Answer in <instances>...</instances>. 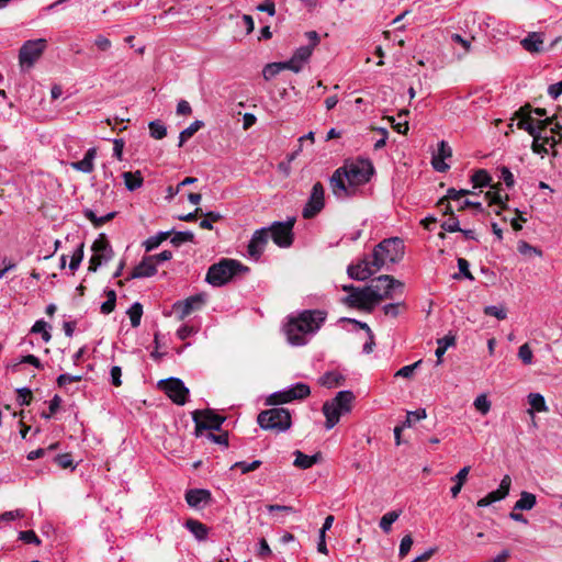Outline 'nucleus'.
Returning <instances> with one entry per match:
<instances>
[{
	"label": "nucleus",
	"instance_id": "1",
	"mask_svg": "<svg viewBox=\"0 0 562 562\" xmlns=\"http://www.w3.org/2000/svg\"><path fill=\"white\" fill-rule=\"evenodd\" d=\"M327 318L323 310H304L286 317L283 331L291 346L301 347L321 329Z\"/></svg>",
	"mask_w": 562,
	"mask_h": 562
},
{
	"label": "nucleus",
	"instance_id": "2",
	"mask_svg": "<svg viewBox=\"0 0 562 562\" xmlns=\"http://www.w3.org/2000/svg\"><path fill=\"white\" fill-rule=\"evenodd\" d=\"M373 175V166L369 160H358L335 170L330 178V187L337 199H346L356 194L359 186L369 182Z\"/></svg>",
	"mask_w": 562,
	"mask_h": 562
},
{
	"label": "nucleus",
	"instance_id": "3",
	"mask_svg": "<svg viewBox=\"0 0 562 562\" xmlns=\"http://www.w3.org/2000/svg\"><path fill=\"white\" fill-rule=\"evenodd\" d=\"M405 254L404 241L398 237L383 239L373 248L372 266L375 270L398 263Z\"/></svg>",
	"mask_w": 562,
	"mask_h": 562
},
{
	"label": "nucleus",
	"instance_id": "4",
	"mask_svg": "<svg viewBox=\"0 0 562 562\" xmlns=\"http://www.w3.org/2000/svg\"><path fill=\"white\" fill-rule=\"evenodd\" d=\"M353 401V393L345 390L339 391L333 400L324 403L322 411L326 417L325 427L327 430L334 428L341 416L351 412Z\"/></svg>",
	"mask_w": 562,
	"mask_h": 562
},
{
	"label": "nucleus",
	"instance_id": "5",
	"mask_svg": "<svg viewBox=\"0 0 562 562\" xmlns=\"http://www.w3.org/2000/svg\"><path fill=\"white\" fill-rule=\"evenodd\" d=\"M246 271H248V268L243 266L238 260L222 259L220 262L209 268L205 281L213 286H222L228 283L238 273Z\"/></svg>",
	"mask_w": 562,
	"mask_h": 562
},
{
	"label": "nucleus",
	"instance_id": "6",
	"mask_svg": "<svg viewBox=\"0 0 562 562\" xmlns=\"http://www.w3.org/2000/svg\"><path fill=\"white\" fill-rule=\"evenodd\" d=\"M257 422L265 430H274L276 432L286 431L291 427V414L286 408H270L261 412Z\"/></svg>",
	"mask_w": 562,
	"mask_h": 562
},
{
	"label": "nucleus",
	"instance_id": "7",
	"mask_svg": "<svg viewBox=\"0 0 562 562\" xmlns=\"http://www.w3.org/2000/svg\"><path fill=\"white\" fill-rule=\"evenodd\" d=\"M376 286L374 290L376 291V295L381 296L376 300V303L383 300H392L395 296L396 291L400 294L403 293L404 283L400 280H396L394 277L389 274H382L378 278L371 280L368 286Z\"/></svg>",
	"mask_w": 562,
	"mask_h": 562
},
{
	"label": "nucleus",
	"instance_id": "8",
	"mask_svg": "<svg viewBox=\"0 0 562 562\" xmlns=\"http://www.w3.org/2000/svg\"><path fill=\"white\" fill-rule=\"evenodd\" d=\"M294 218H289L285 222H274L269 227V238L281 248L290 247L293 243V226Z\"/></svg>",
	"mask_w": 562,
	"mask_h": 562
},
{
	"label": "nucleus",
	"instance_id": "9",
	"mask_svg": "<svg viewBox=\"0 0 562 562\" xmlns=\"http://www.w3.org/2000/svg\"><path fill=\"white\" fill-rule=\"evenodd\" d=\"M47 46L45 38L26 41L19 53V61L22 67L31 68L34 63L42 56Z\"/></svg>",
	"mask_w": 562,
	"mask_h": 562
},
{
	"label": "nucleus",
	"instance_id": "10",
	"mask_svg": "<svg viewBox=\"0 0 562 562\" xmlns=\"http://www.w3.org/2000/svg\"><path fill=\"white\" fill-rule=\"evenodd\" d=\"M91 248L93 255L90 259L89 270L94 272L101 265L109 262L114 252L104 234L99 235Z\"/></svg>",
	"mask_w": 562,
	"mask_h": 562
},
{
	"label": "nucleus",
	"instance_id": "11",
	"mask_svg": "<svg viewBox=\"0 0 562 562\" xmlns=\"http://www.w3.org/2000/svg\"><path fill=\"white\" fill-rule=\"evenodd\" d=\"M159 387L176 404L184 405L189 395V389L178 378H168L158 382Z\"/></svg>",
	"mask_w": 562,
	"mask_h": 562
},
{
	"label": "nucleus",
	"instance_id": "12",
	"mask_svg": "<svg viewBox=\"0 0 562 562\" xmlns=\"http://www.w3.org/2000/svg\"><path fill=\"white\" fill-rule=\"evenodd\" d=\"M192 417L195 424L196 436H200L202 430H221V426L225 420V417L210 409L195 411Z\"/></svg>",
	"mask_w": 562,
	"mask_h": 562
},
{
	"label": "nucleus",
	"instance_id": "13",
	"mask_svg": "<svg viewBox=\"0 0 562 562\" xmlns=\"http://www.w3.org/2000/svg\"><path fill=\"white\" fill-rule=\"evenodd\" d=\"M325 206V190L321 182H316L311 190L310 198L303 207L304 218L315 217Z\"/></svg>",
	"mask_w": 562,
	"mask_h": 562
},
{
	"label": "nucleus",
	"instance_id": "14",
	"mask_svg": "<svg viewBox=\"0 0 562 562\" xmlns=\"http://www.w3.org/2000/svg\"><path fill=\"white\" fill-rule=\"evenodd\" d=\"M374 286H364L362 289H357L352 293H350L347 297H345V302L351 306H357L360 308H371L376 304V300L381 296L376 295V291Z\"/></svg>",
	"mask_w": 562,
	"mask_h": 562
},
{
	"label": "nucleus",
	"instance_id": "15",
	"mask_svg": "<svg viewBox=\"0 0 562 562\" xmlns=\"http://www.w3.org/2000/svg\"><path fill=\"white\" fill-rule=\"evenodd\" d=\"M206 303V294L199 293L187 297L183 301H177L172 308L177 313L180 321L188 317L195 311H200Z\"/></svg>",
	"mask_w": 562,
	"mask_h": 562
},
{
	"label": "nucleus",
	"instance_id": "16",
	"mask_svg": "<svg viewBox=\"0 0 562 562\" xmlns=\"http://www.w3.org/2000/svg\"><path fill=\"white\" fill-rule=\"evenodd\" d=\"M269 240V229L266 227H262L260 229L255 231L252 234L249 244L247 246V254L248 256L258 261L261 257V255L265 251V248Z\"/></svg>",
	"mask_w": 562,
	"mask_h": 562
},
{
	"label": "nucleus",
	"instance_id": "17",
	"mask_svg": "<svg viewBox=\"0 0 562 562\" xmlns=\"http://www.w3.org/2000/svg\"><path fill=\"white\" fill-rule=\"evenodd\" d=\"M376 271L372 266V258L369 259L368 257L362 258L357 263L349 265L347 269L349 278L358 281L369 279Z\"/></svg>",
	"mask_w": 562,
	"mask_h": 562
},
{
	"label": "nucleus",
	"instance_id": "18",
	"mask_svg": "<svg viewBox=\"0 0 562 562\" xmlns=\"http://www.w3.org/2000/svg\"><path fill=\"white\" fill-rule=\"evenodd\" d=\"M157 273V268L155 265V257L146 256L143 260L133 269L131 274L127 277V280L131 279H139V278H149Z\"/></svg>",
	"mask_w": 562,
	"mask_h": 562
},
{
	"label": "nucleus",
	"instance_id": "19",
	"mask_svg": "<svg viewBox=\"0 0 562 562\" xmlns=\"http://www.w3.org/2000/svg\"><path fill=\"white\" fill-rule=\"evenodd\" d=\"M531 109L529 105L520 108L515 115L519 119L517 127L526 131L530 136L540 134L539 128L536 127V123L531 117Z\"/></svg>",
	"mask_w": 562,
	"mask_h": 562
},
{
	"label": "nucleus",
	"instance_id": "20",
	"mask_svg": "<svg viewBox=\"0 0 562 562\" xmlns=\"http://www.w3.org/2000/svg\"><path fill=\"white\" fill-rule=\"evenodd\" d=\"M211 501V493L207 490L196 488L189 490L186 493V502L190 507L201 508Z\"/></svg>",
	"mask_w": 562,
	"mask_h": 562
},
{
	"label": "nucleus",
	"instance_id": "21",
	"mask_svg": "<svg viewBox=\"0 0 562 562\" xmlns=\"http://www.w3.org/2000/svg\"><path fill=\"white\" fill-rule=\"evenodd\" d=\"M97 157V149L94 147L89 148L85 157L79 161H74L70 164V167L77 171L83 173H90L94 169V159Z\"/></svg>",
	"mask_w": 562,
	"mask_h": 562
},
{
	"label": "nucleus",
	"instance_id": "22",
	"mask_svg": "<svg viewBox=\"0 0 562 562\" xmlns=\"http://www.w3.org/2000/svg\"><path fill=\"white\" fill-rule=\"evenodd\" d=\"M510 484H512L510 476L505 475L502 479L498 488L496 491H493L487 494L488 498L491 499L490 502L495 503V502L504 499L509 493Z\"/></svg>",
	"mask_w": 562,
	"mask_h": 562
},
{
	"label": "nucleus",
	"instance_id": "23",
	"mask_svg": "<svg viewBox=\"0 0 562 562\" xmlns=\"http://www.w3.org/2000/svg\"><path fill=\"white\" fill-rule=\"evenodd\" d=\"M294 456H295V459H294L293 464L296 468H300L303 470L310 469L311 467H313L315 463H317L318 459L321 458L319 453H315L313 456H307L300 450H296L294 452Z\"/></svg>",
	"mask_w": 562,
	"mask_h": 562
},
{
	"label": "nucleus",
	"instance_id": "24",
	"mask_svg": "<svg viewBox=\"0 0 562 562\" xmlns=\"http://www.w3.org/2000/svg\"><path fill=\"white\" fill-rule=\"evenodd\" d=\"M443 214L449 215V217L441 223V228L449 233H456L461 231L460 222L456 217L453 210L450 204H446V209H442Z\"/></svg>",
	"mask_w": 562,
	"mask_h": 562
},
{
	"label": "nucleus",
	"instance_id": "25",
	"mask_svg": "<svg viewBox=\"0 0 562 562\" xmlns=\"http://www.w3.org/2000/svg\"><path fill=\"white\" fill-rule=\"evenodd\" d=\"M186 528L194 535V537L199 540H205L209 533L207 527L195 519H188L184 524Z\"/></svg>",
	"mask_w": 562,
	"mask_h": 562
},
{
	"label": "nucleus",
	"instance_id": "26",
	"mask_svg": "<svg viewBox=\"0 0 562 562\" xmlns=\"http://www.w3.org/2000/svg\"><path fill=\"white\" fill-rule=\"evenodd\" d=\"M543 43L542 36L539 33H530L521 42V46L530 53L540 52Z\"/></svg>",
	"mask_w": 562,
	"mask_h": 562
},
{
	"label": "nucleus",
	"instance_id": "27",
	"mask_svg": "<svg viewBox=\"0 0 562 562\" xmlns=\"http://www.w3.org/2000/svg\"><path fill=\"white\" fill-rule=\"evenodd\" d=\"M537 504L536 495L529 492H521L519 499L514 505V510H530Z\"/></svg>",
	"mask_w": 562,
	"mask_h": 562
},
{
	"label": "nucleus",
	"instance_id": "28",
	"mask_svg": "<svg viewBox=\"0 0 562 562\" xmlns=\"http://www.w3.org/2000/svg\"><path fill=\"white\" fill-rule=\"evenodd\" d=\"M470 472V467H463L451 480L454 482V485L451 487L450 493L453 498H456L462 490L463 484L465 483L468 475Z\"/></svg>",
	"mask_w": 562,
	"mask_h": 562
},
{
	"label": "nucleus",
	"instance_id": "29",
	"mask_svg": "<svg viewBox=\"0 0 562 562\" xmlns=\"http://www.w3.org/2000/svg\"><path fill=\"white\" fill-rule=\"evenodd\" d=\"M289 396L292 401L303 400L311 394V389L307 384L299 382L286 389Z\"/></svg>",
	"mask_w": 562,
	"mask_h": 562
},
{
	"label": "nucleus",
	"instance_id": "30",
	"mask_svg": "<svg viewBox=\"0 0 562 562\" xmlns=\"http://www.w3.org/2000/svg\"><path fill=\"white\" fill-rule=\"evenodd\" d=\"M470 193L469 190H456L454 188H450L447 190V194L438 201V206L446 209V204H449V201H460L461 198Z\"/></svg>",
	"mask_w": 562,
	"mask_h": 562
},
{
	"label": "nucleus",
	"instance_id": "31",
	"mask_svg": "<svg viewBox=\"0 0 562 562\" xmlns=\"http://www.w3.org/2000/svg\"><path fill=\"white\" fill-rule=\"evenodd\" d=\"M204 126V122L195 120L187 128L180 132L178 147H182L184 143L191 138L200 128Z\"/></svg>",
	"mask_w": 562,
	"mask_h": 562
},
{
	"label": "nucleus",
	"instance_id": "32",
	"mask_svg": "<svg viewBox=\"0 0 562 562\" xmlns=\"http://www.w3.org/2000/svg\"><path fill=\"white\" fill-rule=\"evenodd\" d=\"M528 403L531 407L528 411V413L530 415L533 414V411L539 412V413L548 411V406L546 404L544 397L540 393H530L528 395Z\"/></svg>",
	"mask_w": 562,
	"mask_h": 562
},
{
	"label": "nucleus",
	"instance_id": "33",
	"mask_svg": "<svg viewBox=\"0 0 562 562\" xmlns=\"http://www.w3.org/2000/svg\"><path fill=\"white\" fill-rule=\"evenodd\" d=\"M454 342H456V338L452 335H446L445 337L439 338L437 340V345L438 346H437V349L435 351V355L437 357V364L441 363L442 356L445 355V352L447 351V349L450 346L454 345Z\"/></svg>",
	"mask_w": 562,
	"mask_h": 562
},
{
	"label": "nucleus",
	"instance_id": "34",
	"mask_svg": "<svg viewBox=\"0 0 562 562\" xmlns=\"http://www.w3.org/2000/svg\"><path fill=\"white\" fill-rule=\"evenodd\" d=\"M83 215L86 218H88L94 225V227H101L106 222L113 220L116 215V212H110V213L105 214L104 216L99 217L95 215V213L92 210L85 209Z\"/></svg>",
	"mask_w": 562,
	"mask_h": 562
},
{
	"label": "nucleus",
	"instance_id": "35",
	"mask_svg": "<svg viewBox=\"0 0 562 562\" xmlns=\"http://www.w3.org/2000/svg\"><path fill=\"white\" fill-rule=\"evenodd\" d=\"M344 381V378L340 373L330 371L326 372L323 376L319 379V383L323 386H326L328 389L336 387L340 385Z\"/></svg>",
	"mask_w": 562,
	"mask_h": 562
},
{
	"label": "nucleus",
	"instance_id": "36",
	"mask_svg": "<svg viewBox=\"0 0 562 562\" xmlns=\"http://www.w3.org/2000/svg\"><path fill=\"white\" fill-rule=\"evenodd\" d=\"M123 178H124L125 187L130 191H134V190L140 188L143 184V177L140 176V173L138 171L135 173H133L131 171H126L123 173Z\"/></svg>",
	"mask_w": 562,
	"mask_h": 562
},
{
	"label": "nucleus",
	"instance_id": "37",
	"mask_svg": "<svg viewBox=\"0 0 562 562\" xmlns=\"http://www.w3.org/2000/svg\"><path fill=\"white\" fill-rule=\"evenodd\" d=\"M471 182L474 188L491 186L492 177L485 169H479L471 177Z\"/></svg>",
	"mask_w": 562,
	"mask_h": 562
},
{
	"label": "nucleus",
	"instance_id": "38",
	"mask_svg": "<svg viewBox=\"0 0 562 562\" xmlns=\"http://www.w3.org/2000/svg\"><path fill=\"white\" fill-rule=\"evenodd\" d=\"M400 515H401V512H397V510L387 512L380 519V524H379L380 528L385 533H389L392 529V525L398 519Z\"/></svg>",
	"mask_w": 562,
	"mask_h": 562
},
{
	"label": "nucleus",
	"instance_id": "39",
	"mask_svg": "<svg viewBox=\"0 0 562 562\" xmlns=\"http://www.w3.org/2000/svg\"><path fill=\"white\" fill-rule=\"evenodd\" d=\"M170 235V232H159L155 236H150L144 241V247L146 251H151L157 248L164 240H166Z\"/></svg>",
	"mask_w": 562,
	"mask_h": 562
},
{
	"label": "nucleus",
	"instance_id": "40",
	"mask_svg": "<svg viewBox=\"0 0 562 562\" xmlns=\"http://www.w3.org/2000/svg\"><path fill=\"white\" fill-rule=\"evenodd\" d=\"M127 315L131 321L132 327L136 328L140 325V319L143 315V306L140 303L135 302L128 310Z\"/></svg>",
	"mask_w": 562,
	"mask_h": 562
},
{
	"label": "nucleus",
	"instance_id": "41",
	"mask_svg": "<svg viewBox=\"0 0 562 562\" xmlns=\"http://www.w3.org/2000/svg\"><path fill=\"white\" fill-rule=\"evenodd\" d=\"M148 127L150 136L155 139H162L167 135V127L159 120L149 122Z\"/></svg>",
	"mask_w": 562,
	"mask_h": 562
},
{
	"label": "nucleus",
	"instance_id": "42",
	"mask_svg": "<svg viewBox=\"0 0 562 562\" xmlns=\"http://www.w3.org/2000/svg\"><path fill=\"white\" fill-rule=\"evenodd\" d=\"M261 463L260 460H254L252 462L238 461L231 467V470L239 469L243 474H246L257 470Z\"/></svg>",
	"mask_w": 562,
	"mask_h": 562
},
{
	"label": "nucleus",
	"instance_id": "43",
	"mask_svg": "<svg viewBox=\"0 0 562 562\" xmlns=\"http://www.w3.org/2000/svg\"><path fill=\"white\" fill-rule=\"evenodd\" d=\"M290 402H292V400L289 396L286 389L272 393L267 400V403L270 405H279Z\"/></svg>",
	"mask_w": 562,
	"mask_h": 562
},
{
	"label": "nucleus",
	"instance_id": "44",
	"mask_svg": "<svg viewBox=\"0 0 562 562\" xmlns=\"http://www.w3.org/2000/svg\"><path fill=\"white\" fill-rule=\"evenodd\" d=\"M282 70H284L282 61L271 63V64L266 65V67L263 68L262 75L266 80H270Z\"/></svg>",
	"mask_w": 562,
	"mask_h": 562
},
{
	"label": "nucleus",
	"instance_id": "45",
	"mask_svg": "<svg viewBox=\"0 0 562 562\" xmlns=\"http://www.w3.org/2000/svg\"><path fill=\"white\" fill-rule=\"evenodd\" d=\"M193 239H194V234L190 231L177 232L173 234V236L171 238V243L176 247H179L184 243L193 241Z\"/></svg>",
	"mask_w": 562,
	"mask_h": 562
},
{
	"label": "nucleus",
	"instance_id": "46",
	"mask_svg": "<svg viewBox=\"0 0 562 562\" xmlns=\"http://www.w3.org/2000/svg\"><path fill=\"white\" fill-rule=\"evenodd\" d=\"M32 333L42 334V338L45 342H48L52 338L50 333L48 331V325L43 319L36 321L32 327Z\"/></svg>",
	"mask_w": 562,
	"mask_h": 562
},
{
	"label": "nucleus",
	"instance_id": "47",
	"mask_svg": "<svg viewBox=\"0 0 562 562\" xmlns=\"http://www.w3.org/2000/svg\"><path fill=\"white\" fill-rule=\"evenodd\" d=\"M476 411L481 414L486 415L491 409V402L487 400L485 394L479 395L473 403Z\"/></svg>",
	"mask_w": 562,
	"mask_h": 562
},
{
	"label": "nucleus",
	"instance_id": "48",
	"mask_svg": "<svg viewBox=\"0 0 562 562\" xmlns=\"http://www.w3.org/2000/svg\"><path fill=\"white\" fill-rule=\"evenodd\" d=\"M517 249L524 256H532V255H536L539 257L542 256V251L540 249L531 246L530 244H528L527 241H524V240H520L518 243Z\"/></svg>",
	"mask_w": 562,
	"mask_h": 562
},
{
	"label": "nucleus",
	"instance_id": "49",
	"mask_svg": "<svg viewBox=\"0 0 562 562\" xmlns=\"http://www.w3.org/2000/svg\"><path fill=\"white\" fill-rule=\"evenodd\" d=\"M83 259V243H81L77 249L72 252L69 269L76 271Z\"/></svg>",
	"mask_w": 562,
	"mask_h": 562
},
{
	"label": "nucleus",
	"instance_id": "50",
	"mask_svg": "<svg viewBox=\"0 0 562 562\" xmlns=\"http://www.w3.org/2000/svg\"><path fill=\"white\" fill-rule=\"evenodd\" d=\"M484 314L488 316L496 317L499 321H503L507 317V312L503 306L488 305L484 308Z\"/></svg>",
	"mask_w": 562,
	"mask_h": 562
},
{
	"label": "nucleus",
	"instance_id": "51",
	"mask_svg": "<svg viewBox=\"0 0 562 562\" xmlns=\"http://www.w3.org/2000/svg\"><path fill=\"white\" fill-rule=\"evenodd\" d=\"M518 358L524 364H531L533 360V353L528 344H524L518 349Z\"/></svg>",
	"mask_w": 562,
	"mask_h": 562
},
{
	"label": "nucleus",
	"instance_id": "52",
	"mask_svg": "<svg viewBox=\"0 0 562 562\" xmlns=\"http://www.w3.org/2000/svg\"><path fill=\"white\" fill-rule=\"evenodd\" d=\"M427 414L425 409H416L413 412H408L406 416V420L404 422V426L411 427L413 423L417 420H422L426 418Z\"/></svg>",
	"mask_w": 562,
	"mask_h": 562
},
{
	"label": "nucleus",
	"instance_id": "53",
	"mask_svg": "<svg viewBox=\"0 0 562 562\" xmlns=\"http://www.w3.org/2000/svg\"><path fill=\"white\" fill-rule=\"evenodd\" d=\"M499 178L505 182L507 188H512L515 184V178L508 167L502 166L498 168Z\"/></svg>",
	"mask_w": 562,
	"mask_h": 562
},
{
	"label": "nucleus",
	"instance_id": "54",
	"mask_svg": "<svg viewBox=\"0 0 562 562\" xmlns=\"http://www.w3.org/2000/svg\"><path fill=\"white\" fill-rule=\"evenodd\" d=\"M312 47L311 46H301L299 47L295 53L293 54L294 57H296L297 60L303 63L304 65L307 63L312 55Z\"/></svg>",
	"mask_w": 562,
	"mask_h": 562
},
{
	"label": "nucleus",
	"instance_id": "55",
	"mask_svg": "<svg viewBox=\"0 0 562 562\" xmlns=\"http://www.w3.org/2000/svg\"><path fill=\"white\" fill-rule=\"evenodd\" d=\"M16 393H18V396H16V402L20 404V405H29L31 400H32V392L30 389L27 387H21V389H18L16 390Z\"/></svg>",
	"mask_w": 562,
	"mask_h": 562
},
{
	"label": "nucleus",
	"instance_id": "56",
	"mask_svg": "<svg viewBox=\"0 0 562 562\" xmlns=\"http://www.w3.org/2000/svg\"><path fill=\"white\" fill-rule=\"evenodd\" d=\"M82 380V375H72L69 373H63L57 378V384L59 387H65L67 384L72 382H79Z\"/></svg>",
	"mask_w": 562,
	"mask_h": 562
},
{
	"label": "nucleus",
	"instance_id": "57",
	"mask_svg": "<svg viewBox=\"0 0 562 562\" xmlns=\"http://www.w3.org/2000/svg\"><path fill=\"white\" fill-rule=\"evenodd\" d=\"M60 403H61V398L60 396L58 395H55L50 401H49V411L46 413V412H43L42 413V417L45 418V419H49L59 408L60 406Z\"/></svg>",
	"mask_w": 562,
	"mask_h": 562
},
{
	"label": "nucleus",
	"instance_id": "58",
	"mask_svg": "<svg viewBox=\"0 0 562 562\" xmlns=\"http://www.w3.org/2000/svg\"><path fill=\"white\" fill-rule=\"evenodd\" d=\"M19 539L25 543H33L36 546H38L41 543L40 538L36 536V533L33 530L21 531L19 533Z\"/></svg>",
	"mask_w": 562,
	"mask_h": 562
},
{
	"label": "nucleus",
	"instance_id": "59",
	"mask_svg": "<svg viewBox=\"0 0 562 562\" xmlns=\"http://www.w3.org/2000/svg\"><path fill=\"white\" fill-rule=\"evenodd\" d=\"M55 462L61 468V469H67V468H71L74 469V461H72V457L71 454L69 453H63V454H58L55 457Z\"/></svg>",
	"mask_w": 562,
	"mask_h": 562
},
{
	"label": "nucleus",
	"instance_id": "60",
	"mask_svg": "<svg viewBox=\"0 0 562 562\" xmlns=\"http://www.w3.org/2000/svg\"><path fill=\"white\" fill-rule=\"evenodd\" d=\"M412 546H413V538H412V536L411 535L404 536L402 538V540H401V543H400L398 555L401 558L405 557L409 552Z\"/></svg>",
	"mask_w": 562,
	"mask_h": 562
},
{
	"label": "nucleus",
	"instance_id": "61",
	"mask_svg": "<svg viewBox=\"0 0 562 562\" xmlns=\"http://www.w3.org/2000/svg\"><path fill=\"white\" fill-rule=\"evenodd\" d=\"M282 65H283L284 69H289L293 72H300L304 67V64L301 63L300 60H297L296 57H294V56H292L286 61H282Z\"/></svg>",
	"mask_w": 562,
	"mask_h": 562
},
{
	"label": "nucleus",
	"instance_id": "62",
	"mask_svg": "<svg viewBox=\"0 0 562 562\" xmlns=\"http://www.w3.org/2000/svg\"><path fill=\"white\" fill-rule=\"evenodd\" d=\"M422 363V360L416 361L413 364L404 366L396 373L395 376L411 378L414 374L416 368Z\"/></svg>",
	"mask_w": 562,
	"mask_h": 562
},
{
	"label": "nucleus",
	"instance_id": "63",
	"mask_svg": "<svg viewBox=\"0 0 562 562\" xmlns=\"http://www.w3.org/2000/svg\"><path fill=\"white\" fill-rule=\"evenodd\" d=\"M532 138H533V142H532V145H531L532 151L536 153V154H540V155L548 154V148L540 140L542 138V135L541 134H537Z\"/></svg>",
	"mask_w": 562,
	"mask_h": 562
},
{
	"label": "nucleus",
	"instance_id": "64",
	"mask_svg": "<svg viewBox=\"0 0 562 562\" xmlns=\"http://www.w3.org/2000/svg\"><path fill=\"white\" fill-rule=\"evenodd\" d=\"M400 307L405 308V304L402 303H390L383 306V312L387 316L396 317L400 314Z\"/></svg>",
	"mask_w": 562,
	"mask_h": 562
}]
</instances>
